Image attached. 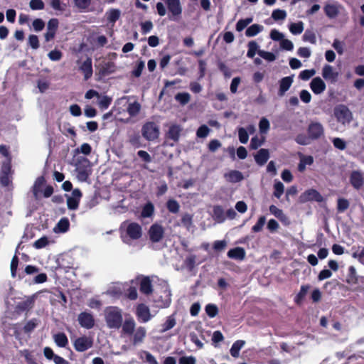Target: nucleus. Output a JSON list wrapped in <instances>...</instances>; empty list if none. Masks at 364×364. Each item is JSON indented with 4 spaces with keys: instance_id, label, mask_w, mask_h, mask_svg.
<instances>
[{
    "instance_id": "obj_1",
    "label": "nucleus",
    "mask_w": 364,
    "mask_h": 364,
    "mask_svg": "<svg viewBox=\"0 0 364 364\" xmlns=\"http://www.w3.org/2000/svg\"><path fill=\"white\" fill-rule=\"evenodd\" d=\"M104 320L109 329L118 330L121 328L120 337L122 339H129L133 346L144 343L146 337V328L142 326H136L135 320L129 317L123 320L122 310L115 306H109L103 311Z\"/></svg>"
},
{
    "instance_id": "obj_2",
    "label": "nucleus",
    "mask_w": 364,
    "mask_h": 364,
    "mask_svg": "<svg viewBox=\"0 0 364 364\" xmlns=\"http://www.w3.org/2000/svg\"><path fill=\"white\" fill-rule=\"evenodd\" d=\"M142 236L141 226L135 223L125 221L121 225V237L124 242L130 244L132 240H139Z\"/></svg>"
},
{
    "instance_id": "obj_3",
    "label": "nucleus",
    "mask_w": 364,
    "mask_h": 364,
    "mask_svg": "<svg viewBox=\"0 0 364 364\" xmlns=\"http://www.w3.org/2000/svg\"><path fill=\"white\" fill-rule=\"evenodd\" d=\"M77 178L82 182L87 181L92 173L90 161L84 156L77 158L75 162Z\"/></svg>"
},
{
    "instance_id": "obj_4",
    "label": "nucleus",
    "mask_w": 364,
    "mask_h": 364,
    "mask_svg": "<svg viewBox=\"0 0 364 364\" xmlns=\"http://www.w3.org/2000/svg\"><path fill=\"white\" fill-rule=\"evenodd\" d=\"M309 137L301 138L297 136V143L301 144H309L310 139H316L323 134V127L322 124L318 122H312L308 128Z\"/></svg>"
},
{
    "instance_id": "obj_5",
    "label": "nucleus",
    "mask_w": 364,
    "mask_h": 364,
    "mask_svg": "<svg viewBox=\"0 0 364 364\" xmlns=\"http://www.w3.org/2000/svg\"><path fill=\"white\" fill-rule=\"evenodd\" d=\"M334 116L336 120L343 125L348 124L353 119L351 111L344 105H339L334 108Z\"/></svg>"
},
{
    "instance_id": "obj_6",
    "label": "nucleus",
    "mask_w": 364,
    "mask_h": 364,
    "mask_svg": "<svg viewBox=\"0 0 364 364\" xmlns=\"http://www.w3.org/2000/svg\"><path fill=\"white\" fill-rule=\"evenodd\" d=\"M159 127L154 122H146L142 126L141 134L148 141H154L159 136Z\"/></svg>"
},
{
    "instance_id": "obj_7",
    "label": "nucleus",
    "mask_w": 364,
    "mask_h": 364,
    "mask_svg": "<svg viewBox=\"0 0 364 364\" xmlns=\"http://www.w3.org/2000/svg\"><path fill=\"white\" fill-rule=\"evenodd\" d=\"M135 314L141 323H147L155 316V314H151L149 307L144 304H139L136 306Z\"/></svg>"
},
{
    "instance_id": "obj_8",
    "label": "nucleus",
    "mask_w": 364,
    "mask_h": 364,
    "mask_svg": "<svg viewBox=\"0 0 364 364\" xmlns=\"http://www.w3.org/2000/svg\"><path fill=\"white\" fill-rule=\"evenodd\" d=\"M79 325L85 329H91L95 325V320L92 313L82 311L77 316Z\"/></svg>"
},
{
    "instance_id": "obj_9",
    "label": "nucleus",
    "mask_w": 364,
    "mask_h": 364,
    "mask_svg": "<svg viewBox=\"0 0 364 364\" xmlns=\"http://www.w3.org/2000/svg\"><path fill=\"white\" fill-rule=\"evenodd\" d=\"M299 200L302 203H306L309 201H316L318 203H321L324 200V198L318 191H317L315 189L310 188L305 191L300 196Z\"/></svg>"
},
{
    "instance_id": "obj_10",
    "label": "nucleus",
    "mask_w": 364,
    "mask_h": 364,
    "mask_svg": "<svg viewBox=\"0 0 364 364\" xmlns=\"http://www.w3.org/2000/svg\"><path fill=\"white\" fill-rule=\"evenodd\" d=\"M164 234V228L156 223L152 225L149 230V238L153 242H159L162 239Z\"/></svg>"
},
{
    "instance_id": "obj_11",
    "label": "nucleus",
    "mask_w": 364,
    "mask_h": 364,
    "mask_svg": "<svg viewBox=\"0 0 364 364\" xmlns=\"http://www.w3.org/2000/svg\"><path fill=\"white\" fill-rule=\"evenodd\" d=\"M322 76L326 80L331 82H336L338 80V73L333 66L326 64L322 68Z\"/></svg>"
},
{
    "instance_id": "obj_12",
    "label": "nucleus",
    "mask_w": 364,
    "mask_h": 364,
    "mask_svg": "<svg viewBox=\"0 0 364 364\" xmlns=\"http://www.w3.org/2000/svg\"><path fill=\"white\" fill-rule=\"evenodd\" d=\"M82 193L79 189H74L70 196H67V205L69 209L76 210L78 208Z\"/></svg>"
},
{
    "instance_id": "obj_13",
    "label": "nucleus",
    "mask_w": 364,
    "mask_h": 364,
    "mask_svg": "<svg viewBox=\"0 0 364 364\" xmlns=\"http://www.w3.org/2000/svg\"><path fill=\"white\" fill-rule=\"evenodd\" d=\"M77 63L79 65V70L84 74L85 80L90 78L92 75V59L87 57L83 62L78 60Z\"/></svg>"
},
{
    "instance_id": "obj_14",
    "label": "nucleus",
    "mask_w": 364,
    "mask_h": 364,
    "mask_svg": "<svg viewBox=\"0 0 364 364\" xmlns=\"http://www.w3.org/2000/svg\"><path fill=\"white\" fill-rule=\"evenodd\" d=\"M92 341L91 338L82 336L77 338L74 343V347L77 351L83 352L91 348Z\"/></svg>"
},
{
    "instance_id": "obj_15",
    "label": "nucleus",
    "mask_w": 364,
    "mask_h": 364,
    "mask_svg": "<svg viewBox=\"0 0 364 364\" xmlns=\"http://www.w3.org/2000/svg\"><path fill=\"white\" fill-rule=\"evenodd\" d=\"M350 182L354 188L360 189L364 184L363 173L358 171H353L350 176Z\"/></svg>"
},
{
    "instance_id": "obj_16",
    "label": "nucleus",
    "mask_w": 364,
    "mask_h": 364,
    "mask_svg": "<svg viewBox=\"0 0 364 364\" xmlns=\"http://www.w3.org/2000/svg\"><path fill=\"white\" fill-rule=\"evenodd\" d=\"M138 280L139 281L140 284V291L142 294L149 295L153 292L152 284L150 277H139Z\"/></svg>"
},
{
    "instance_id": "obj_17",
    "label": "nucleus",
    "mask_w": 364,
    "mask_h": 364,
    "mask_svg": "<svg viewBox=\"0 0 364 364\" xmlns=\"http://www.w3.org/2000/svg\"><path fill=\"white\" fill-rule=\"evenodd\" d=\"M168 11L174 16H180L182 13V7L180 0H164Z\"/></svg>"
},
{
    "instance_id": "obj_18",
    "label": "nucleus",
    "mask_w": 364,
    "mask_h": 364,
    "mask_svg": "<svg viewBox=\"0 0 364 364\" xmlns=\"http://www.w3.org/2000/svg\"><path fill=\"white\" fill-rule=\"evenodd\" d=\"M310 87L314 93L319 95L326 90V84L323 80L319 77L314 78L310 84Z\"/></svg>"
},
{
    "instance_id": "obj_19",
    "label": "nucleus",
    "mask_w": 364,
    "mask_h": 364,
    "mask_svg": "<svg viewBox=\"0 0 364 364\" xmlns=\"http://www.w3.org/2000/svg\"><path fill=\"white\" fill-rule=\"evenodd\" d=\"M294 82V75L283 77L279 81V89L278 94L279 96H283L285 92L290 88Z\"/></svg>"
},
{
    "instance_id": "obj_20",
    "label": "nucleus",
    "mask_w": 364,
    "mask_h": 364,
    "mask_svg": "<svg viewBox=\"0 0 364 364\" xmlns=\"http://www.w3.org/2000/svg\"><path fill=\"white\" fill-rule=\"evenodd\" d=\"M323 9L326 15L330 18L336 17L339 13V6L336 3L328 2L325 5Z\"/></svg>"
},
{
    "instance_id": "obj_21",
    "label": "nucleus",
    "mask_w": 364,
    "mask_h": 364,
    "mask_svg": "<svg viewBox=\"0 0 364 364\" xmlns=\"http://www.w3.org/2000/svg\"><path fill=\"white\" fill-rule=\"evenodd\" d=\"M176 324L175 314L170 315L166 318L165 321L161 325L159 332L164 333L172 329Z\"/></svg>"
},
{
    "instance_id": "obj_22",
    "label": "nucleus",
    "mask_w": 364,
    "mask_h": 364,
    "mask_svg": "<svg viewBox=\"0 0 364 364\" xmlns=\"http://www.w3.org/2000/svg\"><path fill=\"white\" fill-rule=\"evenodd\" d=\"M269 153L266 149H259L255 156L256 163L259 166H263L269 159Z\"/></svg>"
},
{
    "instance_id": "obj_23",
    "label": "nucleus",
    "mask_w": 364,
    "mask_h": 364,
    "mask_svg": "<svg viewBox=\"0 0 364 364\" xmlns=\"http://www.w3.org/2000/svg\"><path fill=\"white\" fill-rule=\"evenodd\" d=\"M314 162V158L311 156H305L299 154V164L297 167L299 171H304L307 166H311Z\"/></svg>"
},
{
    "instance_id": "obj_24",
    "label": "nucleus",
    "mask_w": 364,
    "mask_h": 364,
    "mask_svg": "<svg viewBox=\"0 0 364 364\" xmlns=\"http://www.w3.org/2000/svg\"><path fill=\"white\" fill-rule=\"evenodd\" d=\"M225 178L230 183H237L243 179V175L240 171L233 170L226 173Z\"/></svg>"
},
{
    "instance_id": "obj_25",
    "label": "nucleus",
    "mask_w": 364,
    "mask_h": 364,
    "mask_svg": "<svg viewBox=\"0 0 364 364\" xmlns=\"http://www.w3.org/2000/svg\"><path fill=\"white\" fill-rule=\"evenodd\" d=\"M70 226V223L68 218H61L57 225L53 228V230L56 233H64L66 232Z\"/></svg>"
},
{
    "instance_id": "obj_26",
    "label": "nucleus",
    "mask_w": 364,
    "mask_h": 364,
    "mask_svg": "<svg viewBox=\"0 0 364 364\" xmlns=\"http://www.w3.org/2000/svg\"><path fill=\"white\" fill-rule=\"evenodd\" d=\"M228 256L232 259L242 260L245 257V251L243 248L237 247L230 250Z\"/></svg>"
},
{
    "instance_id": "obj_27",
    "label": "nucleus",
    "mask_w": 364,
    "mask_h": 364,
    "mask_svg": "<svg viewBox=\"0 0 364 364\" xmlns=\"http://www.w3.org/2000/svg\"><path fill=\"white\" fill-rule=\"evenodd\" d=\"M213 218L218 223L225 221V216L223 208L220 205H215L213 209Z\"/></svg>"
},
{
    "instance_id": "obj_28",
    "label": "nucleus",
    "mask_w": 364,
    "mask_h": 364,
    "mask_svg": "<svg viewBox=\"0 0 364 364\" xmlns=\"http://www.w3.org/2000/svg\"><path fill=\"white\" fill-rule=\"evenodd\" d=\"M182 128L177 124L170 126L167 136L169 139L176 141L178 140Z\"/></svg>"
},
{
    "instance_id": "obj_29",
    "label": "nucleus",
    "mask_w": 364,
    "mask_h": 364,
    "mask_svg": "<svg viewBox=\"0 0 364 364\" xmlns=\"http://www.w3.org/2000/svg\"><path fill=\"white\" fill-rule=\"evenodd\" d=\"M44 182L45 181L43 177H38L36 180L33 187V193L35 198L38 199L41 196Z\"/></svg>"
},
{
    "instance_id": "obj_30",
    "label": "nucleus",
    "mask_w": 364,
    "mask_h": 364,
    "mask_svg": "<svg viewBox=\"0 0 364 364\" xmlns=\"http://www.w3.org/2000/svg\"><path fill=\"white\" fill-rule=\"evenodd\" d=\"M154 213V206L152 203H146L142 208L141 217L143 218H151Z\"/></svg>"
},
{
    "instance_id": "obj_31",
    "label": "nucleus",
    "mask_w": 364,
    "mask_h": 364,
    "mask_svg": "<svg viewBox=\"0 0 364 364\" xmlns=\"http://www.w3.org/2000/svg\"><path fill=\"white\" fill-rule=\"evenodd\" d=\"M53 338L55 343L59 347L64 348L68 343V338L64 333H58L55 334Z\"/></svg>"
},
{
    "instance_id": "obj_32",
    "label": "nucleus",
    "mask_w": 364,
    "mask_h": 364,
    "mask_svg": "<svg viewBox=\"0 0 364 364\" xmlns=\"http://www.w3.org/2000/svg\"><path fill=\"white\" fill-rule=\"evenodd\" d=\"M140 110L141 105L136 101L129 102L127 108V111L131 117L136 116Z\"/></svg>"
},
{
    "instance_id": "obj_33",
    "label": "nucleus",
    "mask_w": 364,
    "mask_h": 364,
    "mask_svg": "<svg viewBox=\"0 0 364 364\" xmlns=\"http://www.w3.org/2000/svg\"><path fill=\"white\" fill-rule=\"evenodd\" d=\"M245 343V342L242 340H238L235 341L232 344L230 350L231 355L234 358H237L240 354V350L244 346Z\"/></svg>"
},
{
    "instance_id": "obj_34",
    "label": "nucleus",
    "mask_w": 364,
    "mask_h": 364,
    "mask_svg": "<svg viewBox=\"0 0 364 364\" xmlns=\"http://www.w3.org/2000/svg\"><path fill=\"white\" fill-rule=\"evenodd\" d=\"M262 30V26L259 24H253L247 28L245 35L247 37H253L260 33Z\"/></svg>"
},
{
    "instance_id": "obj_35",
    "label": "nucleus",
    "mask_w": 364,
    "mask_h": 364,
    "mask_svg": "<svg viewBox=\"0 0 364 364\" xmlns=\"http://www.w3.org/2000/svg\"><path fill=\"white\" fill-rule=\"evenodd\" d=\"M75 6L80 11H86L91 5V0H73Z\"/></svg>"
},
{
    "instance_id": "obj_36",
    "label": "nucleus",
    "mask_w": 364,
    "mask_h": 364,
    "mask_svg": "<svg viewBox=\"0 0 364 364\" xmlns=\"http://www.w3.org/2000/svg\"><path fill=\"white\" fill-rule=\"evenodd\" d=\"M164 294H165L164 299L161 300V301L159 299L154 300V302L158 303L159 306L162 307V308L168 307L171 302L170 291L166 290L164 291Z\"/></svg>"
},
{
    "instance_id": "obj_37",
    "label": "nucleus",
    "mask_w": 364,
    "mask_h": 364,
    "mask_svg": "<svg viewBox=\"0 0 364 364\" xmlns=\"http://www.w3.org/2000/svg\"><path fill=\"white\" fill-rule=\"evenodd\" d=\"M49 1L51 7L56 11L63 12L67 8L66 4L60 0H49Z\"/></svg>"
},
{
    "instance_id": "obj_38",
    "label": "nucleus",
    "mask_w": 364,
    "mask_h": 364,
    "mask_svg": "<svg viewBox=\"0 0 364 364\" xmlns=\"http://www.w3.org/2000/svg\"><path fill=\"white\" fill-rule=\"evenodd\" d=\"M175 99L182 105H186L191 99V95L188 92H180L175 96Z\"/></svg>"
},
{
    "instance_id": "obj_39",
    "label": "nucleus",
    "mask_w": 364,
    "mask_h": 364,
    "mask_svg": "<svg viewBox=\"0 0 364 364\" xmlns=\"http://www.w3.org/2000/svg\"><path fill=\"white\" fill-rule=\"evenodd\" d=\"M167 208L172 213H177L180 209L179 203L174 199H170L167 201Z\"/></svg>"
},
{
    "instance_id": "obj_40",
    "label": "nucleus",
    "mask_w": 364,
    "mask_h": 364,
    "mask_svg": "<svg viewBox=\"0 0 364 364\" xmlns=\"http://www.w3.org/2000/svg\"><path fill=\"white\" fill-rule=\"evenodd\" d=\"M270 128V124L269 120L262 117L259 123V129L261 134H267Z\"/></svg>"
},
{
    "instance_id": "obj_41",
    "label": "nucleus",
    "mask_w": 364,
    "mask_h": 364,
    "mask_svg": "<svg viewBox=\"0 0 364 364\" xmlns=\"http://www.w3.org/2000/svg\"><path fill=\"white\" fill-rule=\"evenodd\" d=\"M97 99H98L97 104L102 109H105L108 108V107L109 106V105L111 104V102H112V99L107 96L102 97L100 95V98H97Z\"/></svg>"
},
{
    "instance_id": "obj_42",
    "label": "nucleus",
    "mask_w": 364,
    "mask_h": 364,
    "mask_svg": "<svg viewBox=\"0 0 364 364\" xmlns=\"http://www.w3.org/2000/svg\"><path fill=\"white\" fill-rule=\"evenodd\" d=\"M302 39L304 42H309L312 44H314L316 42L315 33L312 31H310V30H306L305 31V33L302 37Z\"/></svg>"
},
{
    "instance_id": "obj_43",
    "label": "nucleus",
    "mask_w": 364,
    "mask_h": 364,
    "mask_svg": "<svg viewBox=\"0 0 364 364\" xmlns=\"http://www.w3.org/2000/svg\"><path fill=\"white\" fill-rule=\"evenodd\" d=\"M274 196L276 198H279L284 193V186L282 182L279 181H275V183L274 185Z\"/></svg>"
},
{
    "instance_id": "obj_44",
    "label": "nucleus",
    "mask_w": 364,
    "mask_h": 364,
    "mask_svg": "<svg viewBox=\"0 0 364 364\" xmlns=\"http://www.w3.org/2000/svg\"><path fill=\"white\" fill-rule=\"evenodd\" d=\"M258 48H259V46L255 41L249 42L248 50H247V57L252 58L255 55Z\"/></svg>"
},
{
    "instance_id": "obj_45",
    "label": "nucleus",
    "mask_w": 364,
    "mask_h": 364,
    "mask_svg": "<svg viewBox=\"0 0 364 364\" xmlns=\"http://www.w3.org/2000/svg\"><path fill=\"white\" fill-rule=\"evenodd\" d=\"M346 281L348 283H355L357 282L356 269L353 266L348 267V274Z\"/></svg>"
},
{
    "instance_id": "obj_46",
    "label": "nucleus",
    "mask_w": 364,
    "mask_h": 364,
    "mask_svg": "<svg viewBox=\"0 0 364 364\" xmlns=\"http://www.w3.org/2000/svg\"><path fill=\"white\" fill-rule=\"evenodd\" d=\"M238 137L242 144H247L249 140V134L246 129L240 127L238 129Z\"/></svg>"
},
{
    "instance_id": "obj_47",
    "label": "nucleus",
    "mask_w": 364,
    "mask_h": 364,
    "mask_svg": "<svg viewBox=\"0 0 364 364\" xmlns=\"http://www.w3.org/2000/svg\"><path fill=\"white\" fill-rule=\"evenodd\" d=\"M205 312L210 318H214L218 313V309L216 305L209 304L205 306Z\"/></svg>"
},
{
    "instance_id": "obj_48",
    "label": "nucleus",
    "mask_w": 364,
    "mask_h": 364,
    "mask_svg": "<svg viewBox=\"0 0 364 364\" xmlns=\"http://www.w3.org/2000/svg\"><path fill=\"white\" fill-rule=\"evenodd\" d=\"M252 21V18H247L245 19L239 20L236 24V30L239 32L242 31Z\"/></svg>"
},
{
    "instance_id": "obj_49",
    "label": "nucleus",
    "mask_w": 364,
    "mask_h": 364,
    "mask_svg": "<svg viewBox=\"0 0 364 364\" xmlns=\"http://www.w3.org/2000/svg\"><path fill=\"white\" fill-rule=\"evenodd\" d=\"M120 16V11L117 9H112L107 12V19L109 21L114 23Z\"/></svg>"
},
{
    "instance_id": "obj_50",
    "label": "nucleus",
    "mask_w": 364,
    "mask_h": 364,
    "mask_svg": "<svg viewBox=\"0 0 364 364\" xmlns=\"http://www.w3.org/2000/svg\"><path fill=\"white\" fill-rule=\"evenodd\" d=\"M87 306L90 309H100L102 306V301L96 298H91L87 301Z\"/></svg>"
},
{
    "instance_id": "obj_51",
    "label": "nucleus",
    "mask_w": 364,
    "mask_h": 364,
    "mask_svg": "<svg viewBox=\"0 0 364 364\" xmlns=\"http://www.w3.org/2000/svg\"><path fill=\"white\" fill-rule=\"evenodd\" d=\"M264 140V137L261 139H259L257 136L252 137L250 142V148L252 149H258L260 146L262 145Z\"/></svg>"
},
{
    "instance_id": "obj_52",
    "label": "nucleus",
    "mask_w": 364,
    "mask_h": 364,
    "mask_svg": "<svg viewBox=\"0 0 364 364\" xmlns=\"http://www.w3.org/2000/svg\"><path fill=\"white\" fill-rule=\"evenodd\" d=\"M316 74L314 69L304 70L299 74V77L303 80H307Z\"/></svg>"
},
{
    "instance_id": "obj_53",
    "label": "nucleus",
    "mask_w": 364,
    "mask_h": 364,
    "mask_svg": "<svg viewBox=\"0 0 364 364\" xmlns=\"http://www.w3.org/2000/svg\"><path fill=\"white\" fill-rule=\"evenodd\" d=\"M91 151L92 148L87 143L82 144L79 148L75 150L76 153H82L85 155H89L91 153Z\"/></svg>"
},
{
    "instance_id": "obj_54",
    "label": "nucleus",
    "mask_w": 364,
    "mask_h": 364,
    "mask_svg": "<svg viewBox=\"0 0 364 364\" xmlns=\"http://www.w3.org/2000/svg\"><path fill=\"white\" fill-rule=\"evenodd\" d=\"M266 223V218L264 216H261L257 223L252 227V230L255 232H258L262 230L263 226Z\"/></svg>"
},
{
    "instance_id": "obj_55",
    "label": "nucleus",
    "mask_w": 364,
    "mask_h": 364,
    "mask_svg": "<svg viewBox=\"0 0 364 364\" xmlns=\"http://www.w3.org/2000/svg\"><path fill=\"white\" fill-rule=\"evenodd\" d=\"M258 54L261 58H264V60L269 62L274 61L276 59L275 55L270 52L259 50Z\"/></svg>"
},
{
    "instance_id": "obj_56",
    "label": "nucleus",
    "mask_w": 364,
    "mask_h": 364,
    "mask_svg": "<svg viewBox=\"0 0 364 364\" xmlns=\"http://www.w3.org/2000/svg\"><path fill=\"white\" fill-rule=\"evenodd\" d=\"M29 6L33 10H42L44 9V3L42 0H31Z\"/></svg>"
},
{
    "instance_id": "obj_57",
    "label": "nucleus",
    "mask_w": 364,
    "mask_h": 364,
    "mask_svg": "<svg viewBox=\"0 0 364 364\" xmlns=\"http://www.w3.org/2000/svg\"><path fill=\"white\" fill-rule=\"evenodd\" d=\"M210 132V129L206 125L200 126L196 132V135L199 138L206 137Z\"/></svg>"
},
{
    "instance_id": "obj_58",
    "label": "nucleus",
    "mask_w": 364,
    "mask_h": 364,
    "mask_svg": "<svg viewBox=\"0 0 364 364\" xmlns=\"http://www.w3.org/2000/svg\"><path fill=\"white\" fill-rule=\"evenodd\" d=\"M181 223L188 230L192 227V215L190 214H184L181 219Z\"/></svg>"
},
{
    "instance_id": "obj_59",
    "label": "nucleus",
    "mask_w": 364,
    "mask_h": 364,
    "mask_svg": "<svg viewBox=\"0 0 364 364\" xmlns=\"http://www.w3.org/2000/svg\"><path fill=\"white\" fill-rule=\"evenodd\" d=\"M352 256L353 258L358 259L362 264L364 265V247L355 251Z\"/></svg>"
},
{
    "instance_id": "obj_60",
    "label": "nucleus",
    "mask_w": 364,
    "mask_h": 364,
    "mask_svg": "<svg viewBox=\"0 0 364 364\" xmlns=\"http://www.w3.org/2000/svg\"><path fill=\"white\" fill-rule=\"evenodd\" d=\"M349 207V202L345 198H339L338 200V210L339 212H343L347 210Z\"/></svg>"
},
{
    "instance_id": "obj_61",
    "label": "nucleus",
    "mask_w": 364,
    "mask_h": 364,
    "mask_svg": "<svg viewBox=\"0 0 364 364\" xmlns=\"http://www.w3.org/2000/svg\"><path fill=\"white\" fill-rule=\"evenodd\" d=\"M196 359L195 357L191 356H182L179 358L178 364H196Z\"/></svg>"
},
{
    "instance_id": "obj_62",
    "label": "nucleus",
    "mask_w": 364,
    "mask_h": 364,
    "mask_svg": "<svg viewBox=\"0 0 364 364\" xmlns=\"http://www.w3.org/2000/svg\"><path fill=\"white\" fill-rule=\"evenodd\" d=\"M333 146L340 150H344L346 148V141L341 138H334L333 139Z\"/></svg>"
},
{
    "instance_id": "obj_63",
    "label": "nucleus",
    "mask_w": 364,
    "mask_h": 364,
    "mask_svg": "<svg viewBox=\"0 0 364 364\" xmlns=\"http://www.w3.org/2000/svg\"><path fill=\"white\" fill-rule=\"evenodd\" d=\"M48 56L50 58V60H51L53 61H58V60H60L61 59V58H62V53L60 50H51L48 54Z\"/></svg>"
},
{
    "instance_id": "obj_64",
    "label": "nucleus",
    "mask_w": 364,
    "mask_h": 364,
    "mask_svg": "<svg viewBox=\"0 0 364 364\" xmlns=\"http://www.w3.org/2000/svg\"><path fill=\"white\" fill-rule=\"evenodd\" d=\"M49 243L48 239L46 237H43L38 240H37L33 246L37 248H43L45 247Z\"/></svg>"
}]
</instances>
